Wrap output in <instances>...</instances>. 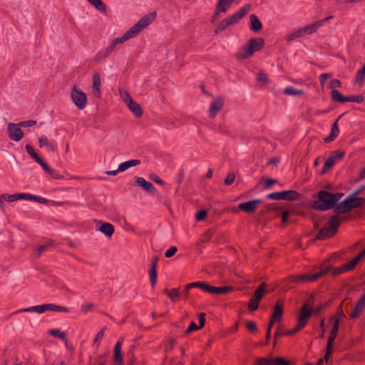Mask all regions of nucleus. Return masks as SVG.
I'll list each match as a JSON object with an SVG mask.
<instances>
[{"mask_svg":"<svg viewBox=\"0 0 365 365\" xmlns=\"http://www.w3.org/2000/svg\"><path fill=\"white\" fill-rule=\"evenodd\" d=\"M343 193L331 194L326 190H321L318 193V200L313 203V208L317 210H329L335 205Z\"/></svg>","mask_w":365,"mask_h":365,"instance_id":"1","label":"nucleus"},{"mask_svg":"<svg viewBox=\"0 0 365 365\" xmlns=\"http://www.w3.org/2000/svg\"><path fill=\"white\" fill-rule=\"evenodd\" d=\"M264 46V41L262 38H251L247 45L236 54V56L238 59H245L251 56L255 52L260 51Z\"/></svg>","mask_w":365,"mask_h":365,"instance_id":"2","label":"nucleus"},{"mask_svg":"<svg viewBox=\"0 0 365 365\" xmlns=\"http://www.w3.org/2000/svg\"><path fill=\"white\" fill-rule=\"evenodd\" d=\"M364 202L363 198H354L349 195L341 202L334 207V212L336 214H344L349 212L351 209L361 205Z\"/></svg>","mask_w":365,"mask_h":365,"instance_id":"3","label":"nucleus"},{"mask_svg":"<svg viewBox=\"0 0 365 365\" xmlns=\"http://www.w3.org/2000/svg\"><path fill=\"white\" fill-rule=\"evenodd\" d=\"M157 13L153 11L142 17L136 24L130 27L127 31L130 33L131 37H134L139 34L143 29L148 26L156 18Z\"/></svg>","mask_w":365,"mask_h":365,"instance_id":"4","label":"nucleus"},{"mask_svg":"<svg viewBox=\"0 0 365 365\" xmlns=\"http://www.w3.org/2000/svg\"><path fill=\"white\" fill-rule=\"evenodd\" d=\"M341 221L336 217H332L327 227L322 229L317 234V239L324 240L332 237L338 230Z\"/></svg>","mask_w":365,"mask_h":365,"instance_id":"5","label":"nucleus"},{"mask_svg":"<svg viewBox=\"0 0 365 365\" xmlns=\"http://www.w3.org/2000/svg\"><path fill=\"white\" fill-rule=\"evenodd\" d=\"M331 96L334 101L339 103L356 102L359 103L364 100V96L361 95L344 96L338 90H332Z\"/></svg>","mask_w":365,"mask_h":365,"instance_id":"6","label":"nucleus"},{"mask_svg":"<svg viewBox=\"0 0 365 365\" xmlns=\"http://www.w3.org/2000/svg\"><path fill=\"white\" fill-rule=\"evenodd\" d=\"M267 198L274 200H297L299 198V194L295 190L275 192L267 195Z\"/></svg>","mask_w":365,"mask_h":365,"instance_id":"7","label":"nucleus"},{"mask_svg":"<svg viewBox=\"0 0 365 365\" xmlns=\"http://www.w3.org/2000/svg\"><path fill=\"white\" fill-rule=\"evenodd\" d=\"M334 320V324L331 328L330 335L328 339L327 345L326 347V354L324 356V360L326 361H328L329 356L332 352L331 346L332 344L336 339V336L337 335V332L339 330V320L336 318H333Z\"/></svg>","mask_w":365,"mask_h":365,"instance_id":"8","label":"nucleus"},{"mask_svg":"<svg viewBox=\"0 0 365 365\" xmlns=\"http://www.w3.org/2000/svg\"><path fill=\"white\" fill-rule=\"evenodd\" d=\"M330 267H326L322 269L321 271L315 273L314 274H299L292 277V280L297 282H313L317 279L319 277L326 274L330 271Z\"/></svg>","mask_w":365,"mask_h":365,"instance_id":"9","label":"nucleus"},{"mask_svg":"<svg viewBox=\"0 0 365 365\" xmlns=\"http://www.w3.org/2000/svg\"><path fill=\"white\" fill-rule=\"evenodd\" d=\"M71 96L74 104L79 108L83 109L87 103L86 95L73 87L71 92Z\"/></svg>","mask_w":365,"mask_h":365,"instance_id":"10","label":"nucleus"},{"mask_svg":"<svg viewBox=\"0 0 365 365\" xmlns=\"http://www.w3.org/2000/svg\"><path fill=\"white\" fill-rule=\"evenodd\" d=\"M122 97L127 106L133 114H142L143 110L138 103L133 100L130 94L127 92L122 94Z\"/></svg>","mask_w":365,"mask_h":365,"instance_id":"11","label":"nucleus"},{"mask_svg":"<svg viewBox=\"0 0 365 365\" xmlns=\"http://www.w3.org/2000/svg\"><path fill=\"white\" fill-rule=\"evenodd\" d=\"M9 137L14 141H19L24 136V133L20 128L19 124L10 123L8 125Z\"/></svg>","mask_w":365,"mask_h":365,"instance_id":"12","label":"nucleus"},{"mask_svg":"<svg viewBox=\"0 0 365 365\" xmlns=\"http://www.w3.org/2000/svg\"><path fill=\"white\" fill-rule=\"evenodd\" d=\"M250 5L247 4L240 9L235 14L227 16L226 19L230 26L236 24L240 19L244 17V16L250 11Z\"/></svg>","mask_w":365,"mask_h":365,"instance_id":"13","label":"nucleus"},{"mask_svg":"<svg viewBox=\"0 0 365 365\" xmlns=\"http://www.w3.org/2000/svg\"><path fill=\"white\" fill-rule=\"evenodd\" d=\"M232 3L233 0H218L215 11L212 17V21L213 22L219 16L220 13H225Z\"/></svg>","mask_w":365,"mask_h":365,"instance_id":"14","label":"nucleus"},{"mask_svg":"<svg viewBox=\"0 0 365 365\" xmlns=\"http://www.w3.org/2000/svg\"><path fill=\"white\" fill-rule=\"evenodd\" d=\"M312 308L309 307L308 304L306 303L302 307L299 317L298 318V322L305 327L307 324L308 319L312 316Z\"/></svg>","mask_w":365,"mask_h":365,"instance_id":"15","label":"nucleus"},{"mask_svg":"<svg viewBox=\"0 0 365 365\" xmlns=\"http://www.w3.org/2000/svg\"><path fill=\"white\" fill-rule=\"evenodd\" d=\"M332 18V16H329L324 19L317 21L316 23L309 24L303 27L304 33L305 35H309L314 34L319 27H321L326 21Z\"/></svg>","mask_w":365,"mask_h":365,"instance_id":"16","label":"nucleus"},{"mask_svg":"<svg viewBox=\"0 0 365 365\" xmlns=\"http://www.w3.org/2000/svg\"><path fill=\"white\" fill-rule=\"evenodd\" d=\"M260 202L261 200L259 199L247 201L240 203L239 205V208L247 213H252L255 210L257 205Z\"/></svg>","mask_w":365,"mask_h":365,"instance_id":"17","label":"nucleus"},{"mask_svg":"<svg viewBox=\"0 0 365 365\" xmlns=\"http://www.w3.org/2000/svg\"><path fill=\"white\" fill-rule=\"evenodd\" d=\"M136 185L141 187L144 190L149 193H154L155 192V188L153 185L147 181L143 177H138L135 179Z\"/></svg>","mask_w":365,"mask_h":365,"instance_id":"18","label":"nucleus"},{"mask_svg":"<svg viewBox=\"0 0 365 365\" xmlns=\"http://www.w3.org/2000/svg\"><path fill=\"white\" fill-rule=\"evenodd\" d=\"M131 36L130 35V33L126 31L120 38H115L112 42L109 44L108 47L106 48L108 50V51L111 53L115 48V46L118 44L123 43L125 41H128V39L131 38Z\"/></svg>","mask_w":365,"mask_h":365,"instance_id":"19","label":"nucleus"},{"mask_svg":"<svg viewBox=\"0 0 365 365\" xmlns=\"http://www.w3.org/2000/svg\"><path fill=\"white\" fill-rule=\"evenodd\" d=\"M365 308V294L358 301L355 305L354 310L350 314V317L355 319L358 317Z\"/></svg>","mask_w":365,"mask_h":365,"instance_id":"20","label":"nucleus"},{"mask_svg":"<svg viewBox=\"0 0 365 365\" xmlns=\"http://www.w3.org/2000/svg\"><path fill=\"white\" fill-rule=\"evenodd\" d=\"M158 258L155 257L152 260L151 267L149 270V277L150 281L152 287H153L157 282V264H158Z\"/></svg>","mask_w":365,"mask_h":365,"instance_id":"21","label":"nucleus"},{"mask_svg":"<svg viewBox=\"0 0 365 365\" xmlns=\"http://www.w3.org/2000/svg\"><path fill=\"white\" fill-rule=\"evenodd\" d=\"M364 257H365V249L349 262L344 264V268L342 269H346V271L353 269L358 264V262L361 260V259Z\"/></svg>","mask_w":365,"mask_h":365,"instance_id":"22","label":"nucleus"},{"mask_svg":"<svg viewBox=\"0 0 365 365\" xmlns=\"http://www.w3.org/2000/svg\"><path fill=\"white\" fill-rule=\"evenodd\" d=\"M100 87H101V76L99 73H96L93 76V95L99 98L101 96V91H100Z\"/></svg>","mask_w":365,"mask_h":365,"instance_id":"23","label":"nucleus"},{"mask_svg":"<svg viewBox=\"0 0 365 365\" xmlns=\"http://www.w3.org/2000/svg\"><path fill=\"white\" fill-rule=\"evenodd\" d=\"M250 29L254 32L259 31L262 28V24L259 18L255 14H252L250 16Z\"/></svg>","mask_w":365,"mask_h":365,"instance_id":"24","label":"nucleus"},{"mask_svg":"<svg viewBox=\"0 0 365 365\" xmlns=\"http://www.w3.org/2000/svg\"><path fill=\"white\" fill-rule=\"evenodd\" d=\"M97 230L104 234L106 237H111L114 232V227L113 225L108 222L103 223Z\"/></svg>","mask_w":365,"mask_h":365,"instance_id":"25","label":"nucleus"},{"mask_svg":"<svg viewBox=\"0 0 365 365\" xmlns=\"http://www.w3.org/2000/svg\"><path fill=\"white\" fill-rule=\"evenodd\" d=\"M140 164V160L138 159L130 160L120 163L118 165V171L124 172L128 168L137 166Z\"/></svg>","mask_w":365,"mask_h":365,"instance_id":"26","label":"nucleus"},{"mask_svg":"<svg viewBox=\"0 0 365 365\" xmlns=\"http://www.w3.org/2000/svg\"><path fill=\"white\" fill-rule=\"evenodd\" d=\"M211 285L203 282H195L190 284H187V289H191L194 287H197L201 289L202 291L205 292L210 293Z\"/></svg>","mask_w":365,"mask_h":365,"instance_id":"27","label":"nucleus"},{"mask_svg":"<svg viewBox=\"0 0 365 365\" xmlns=\"http://www.w3.org/2000/svg\"><path fill=\"white\" fill-rule=\"evenodd\" d=\"M284 94L287 96H302L304 94L303 90L296 89L292 86H287L284 89Z\"/></svg>","mask_w":365,"mask_h":365,"instance_id":"28","label":"nucleus"},{"mask_svg":"<svg viewBox=\"0 0 365 365\" xmlns=\"http://www.w3.org/2000/svg\"><path fill=\"white\" fill-rule=\"evenodd\" d=\"M282 306L279 303H277L274 308V312L272 318L274 319V321L279 322L282 319Z\"/></svg>","mask_w":365,"mask_h":365,"instance_id":"29","label":"nucleus"},{"mask_svg":"<svg viewBox=\"0 0 365 365\" xmlns=\"http://www.w3.org/2000/svg\"><path fill=\"white\" fill-rule=\"evenodd\" d=\"M232 290V287L230 286L217 287H211L210 293L215 294H226Z\"/></svg>","mask_w":365,"mask_h":365,"instance_id":"30","label":"nucleus"},{"mask_svg":"<svg viewBox=\"0 0 365 365\" xmlns=\"http://www.w3.org/2000/svg\"><path fill=\"white\" fill-rule=\"evenodd\" d=\"M223 106V101L220 98L216 99L213 101V102L211 103L209 111L210 113H215L218 112L221 110Z\"/></svg>","mask_w":365,"mask_h":365,"instance_id":"31","label":"nucleus"},{"mask_svg":"<svg viewBox=\"0 0 365 365\" xmlns=\"http://www.w3.org/2000/svg\"><path fill=\"white\" fill-rule=\"evenodd\" d=\"M114 359L115 361L118 362L120 364L123 362V359L121 356V343L120 341H118L114 347Z\"/></svg>","mask_w":365,"mask_h":365,"instance_id":"32","label":"nucleus"},{"mask_svg":"<svg viewBox=\"0 0 365 365\" xmlns=\"http://www.w3.org/2000/svg\"><path fill=\"white\" fill-rule=\"evenodd\" d=\"M89 4L93 6L98 11L106 12V6L101 0H87Z\"/></svg>","mask_w":365,"mask_h":365,"instance_id":"33","label":"nucleus"},{"mask_svg":"<svg viewBox=\"0 0 365 365\" xmlns=\"http://www.w3.org/2000/svg\"><path fill=\"white\" fill-rule=\"evenodd\" d=\"M339 134V128L337 125V120H336L331 126V133L329 136L325 138L326 142H331Z\"/></svg>","mask_w":365,"mask_h":365,"instance_id":"34","label":"nucleus"},{"mask_svg":"<svg viewBox=\"0 0 365 365\" xmlns=\"http://www.w3.org/2000/svg\"><path fill=\"white\" fill-rule=\"evenodd\" d=\"M266 287L267 285L265 283L263 282L260 284V285L255 290L253 297L260 300L262 298L264 293H266L267 292Z\"/></svg>","mask_w":365,"mask_h":365,"instance_id":"35","label":"nucleus"},{"mask_svg":"<svg viewBox=\"0 0 365 365\" xmlns=\"http://www.w3.org/2000/svg\"><path fill=\"white\" fill-rule=\"evenodd\" d=\"M49 334L54 337L61 339V340L64 341L65 342L67 341L66 333H64L63 331H61V330H59L58 329L50 330Z\"/></svg>","mask_w":365,"mask_h":365,"instance_id":"36","label":"nucleus"},{"mask_svg":"<svg viewBox=\"0 0 365 365\" xmlns=\"http://www.w3.org/2000/svg\"><path fill=\"white\" fill-rule=\"evenodd\" d=\"M165 293L173 302H175L176 299L180 297V293L178 289H165Z\"/></svg>","mask_w":365,"mask_h":365,"instance_id":"37","label":"nucleus"},{"mask_svg":"<svg viewBox=\"0 0 365 365\" xmlns=\"http://www.w3.org/2000/svg\"><path fill=\"white\" fill-rule=\"evenodd\" d=\"M21 312H36L38 314H42L44 312L43 304L29 307L28 308H25V309H22Z\"/></svg>","mask_w":365,"mask_h":365,"instance_id":"38","label":"nucleus"},{"mask_svg":"<svg viewBox=\"0 0 365 365\" xmlns=\"http://www.w3.org/2000/svg\"><path fill=\"white\" fill-rule=\"evenodd\" d=\"M110 53L108 51L106 48L101 50L94 57V61L96 62H100L103 59L106 58Z\"/></svg>","mask_w":365,"mask_h":365,"instance_id":"39","label":"nucleus"},{"mask_svg":"<svg viewBox=\"0 0 365 365\" xmlns=\"http://www.w3.org/2000/svg\"><path fill=\"white\" fill-rule=\"evenodd\" d=\"M336 163V162L333 160V158H331V157H329L324 164V166L322 168V173H327L331 167L334 166V165Z\"/></svg>","mask_w":365,"mask_h":365,"instance_id":"40","label":"nucleus"},{"mask_svg":"<svg viewBox=\"0 0 365 365\" xmlns=\"http://www.w3.org/2000/svg\"><path fill=\"white\" fill-rule=\"evenodd\" d=\"M230 24H228V21L227 20V19H222L219 25L217 26V27L215 29V33L216 34H219V33H221L222 31H224L227 26H229Z\"/></svg>","mask_w":365,"mask_h":365,"instance_id":"41","label":"nucleus"},{"mask_svg":"<svg viewBox=\"0 0 365 365\" xmlns=\"http://www.w3.org/2000/svg\"><path fill=\"white\" fill-rule=\"evenodd\" d=\"M25 149L28 154H29L31 158L36 162L38 159H40L41 158L37 155V153L35 152L33 147L30 145H26L25 146Z\"/></svg>","mask_w":365,"mask_h":365,"instance_id":"42","label":"nucleus"},{"mask_svg":"<svg viewBox=\"0 0 365 365\" xmlns=\"http://www.w3.org/2000/svg\"><path fill=\"white\" fill-rule=\"evenodd\" d=\"M364 79H365V74L359 70L356 72V76L354 78V83L356 84H359V86H362Z\"/></svg>","mask_w":365,"mask_h":365,"instance_id":"43","label":"nucleus"},{"mask_svg":"<svg viewBox=\"0 0 365 365\" xmlns=\"http://www.w3.org/2000/svg\"><path fill=\"white\" fill-rule=\"evenodd\" d=\"M259 301L260 300H259L257 299H255L254 297L251 298L250 299L249 304H248V307H249L250 310L254 311V310L257 309Z\"/></svg>","mask_w":365,"mask_h":365,"instance_id":"44","label":"nucleus"},{"mask_svg":"<svg viewBox=\"0 0 365 365\" xmlns=\"http://www.w3.org/2000/svg\"><path fill=\"white\" fill-rule=\"evenodd\" d=\"M332 77V73H322L319 78V82H320V84L322 87H324L326 84V82L327 81L328 78H330Z\"/></svg>","mask_w":365,"mask_h":365,"instance_id":"45","label":"nucleus"},{"mask_svg":"<svg viewBox=\"0 0 365 365\" xmlns=\"http://www.w3.org/2000/svg\"><path fill=\"white\" fill-rule=\"evenodd\" d=\"M36 163H38L46 173L53 174V170L41 158L38 159Z\"/></svg>","mask_w":365,"mask_h":365,"instance_id":"46","label":"nucleus"},{"mask_svg":"<svg viewBox=\"0 0 365 365\" xmlns=\"http://www.w3.org/2000/svg\"><path fill=\"white\" fill-rule=\"evenodd\" d=\"M51 243H48V244H46V245H43L41 246H40L37 250H36V255L37 257H39L41 256L44 252L47 251L48 247L50 246H51Z\"/></svg>","mask_w":365,"mask_h":365,"instance_id":"47","label":"nucleus"},{"mask_svg":"<svg viewBox=\"0 0 365 365\" xmlns=\"http://www.w3.org/2000/svg\"><path fill=\"white\" fill-rule=\"evenodd\" d=\"M257 365H273V359L267 358H259L257 361Z\"/></svg>","mask_w":365,"mask_h":365,"instance_id":"48","label":"nucleus"},{"mask_svg":"<svg viewBox=\"0 0 365 365\" xmlns=\"http://www.w3.org/2000/svg\"><path fill=\"white\" fill-rule=\"evenodd\" d=\"M304 327L303 325H302L301 324L297 322L296 326L292 329L285 332L284 334L285 335H289V336L293 335L294 334H295L296 332H297L298 331H299L300 329H302Z\"/></svg>","mask_w":365,"mask_h":365,"instance_id":"49","label":"nucleus"},{"mask_svg":"<svg viewBox=\"0 0 365 365\" xmlns=\"http://www.w3.org/2000/svg\"><path fill=\"white\" fill-rule=\"evenodd\" d=\"M257 80L259 82H262L264 84L269 83L267 76L264 72H259L257 76Z\"/></svg>","mask_w":365,"mask_h":365,"instance_id":"50","label":"nucleus"},{"mask_svg":"<svg viewBox=\"0 0 365 365\" xmlns=\"http://www.w3.org/2000/svg\"><path fill=\"white\" fill-rule=\"evenodd\" d=\"M341 86V83L338 79H332L329 83V87L331 88V91L336 90V88H340Z\"/></svg>","mask_w":365,"mask_h":365,"instance_id":"51","label":"nucleus"},{"mask_svg":"<svg viewBox=\"0 0 365 365\" xmlns=\"http://www.w3.org/2000/svg\"><path fill=\"white\" fill-rule=\"evenodd\" d=\"M38 145L41 148L43 146L48 147V145H50V142L46 136L42 135L38 138Z\"/></svg>","mask_w":365,"mask_h":365,"instance_id":"52","label":"nucleus"},{"mask_svg":"<svg viewBox=\"0 0 365 365\" xmlns=\"http://www.w3.org/2000/svg\"><path fill=\"white\" fill-rule=\"evenodd\" d=\"M16 200H31V194L29 193H17L16 194Z\"/></svg>","mask_w":365,"mask_h":365,"instance_id":"53","label":"nucleus"},{"mask_svg":"<svg viewBox=\"0 0 365 365\" xmlns=\"http://www.w3.org/2000/svg\"><path fill=\"white\" fill-rule=\"evenodd\" d=\"M235 179V175L233 173H229L225 179V184L226 185H232Z\"/></svg>","mask_w":365,"mask_h":365,"instance_id":"54","label":"nucleus"},{"mask_svg":"<svg viewBox=\"0 0 365 365\" xmlns=\"http://www.w3.org/2000/svg\"><path fill=\"white\" fill-rule=\"evenodd\" d=\"M177 251V247L175 246H172L165 252V257L167 258H170L173 257L176 253Z\"/></svg>","mask_w":365,"mask_h":365,"instance_id":"55","label":"nucleus"},{"mask_svg":"<svg viewBox=\"0 0 365 365\" xmlns=\"http://www.w3.org/2000/svg\"><path fill=\"white\" fill-rule=\"evenodd\" d=\"M344 155V152L341 150H336L333 155L330 156L336 163V161L341 159Z\"/></svg>","mask_w":365,"mask_h":365,"instance_id":"56","label":"nucleus"},{"mask_svg":"<svg viewBox=\"0 0 365 365\" xmlns=\"http://www.w3.org/2000/svg\"><path fill=\"white\" fill-rule=\"evenodd\" d=\"M273 365H289V362L283 358L273 359Z\"/></svg>","mask_w":365,"mask_h":365,"instance_id":"57","label":"nucleus"},{"mask_svg":"<svg viewBox=\"0 0 365 365\" xmlns=\"http://www.w3.org/2000/svg\"><path fill=\"white\" fill-rule=\"evenodd\" d=\"M16 194H13V195H9V194H3L1 195V197L3 198L4 200L5 201H7V202H14V201H16Z\"/></svg>","mask_w":365,"mask_h":365,"instance_id":"58","label":"nucleus"},{"mask_svg":"<svg viewBox=\"0 0 365 365\" xmlns=\"http://www.w3.org/2000/svg\"><path fill=\"white\" fill-rule=\"evenodd\" d=\"M44 312L46 311H53L56 312L57 305L54 304H43Z\"/></svg>","mask_w":365,"mask_h":365,"instance_id":"59","label":"nucleus"},{"mask_svg":"<svg viewBox=\"0 0 365 365\" xmlns=\"http://www.w3.org/2000/svg\"><path fill=\"white\" fill-rule=\"evenodd\" d=\"M200 328H201V327H197V324L194 322H192L190 323V326L188 327V328L186 329L185 332L190 333L193 331H196V330L199 329Z\"/></svg>","mask_w":365,"mask_h":365,"instance_id":"60","label":"nucleus"},{"mask_svg":"<svg viewBox=\"0 0 365 365\" xmlns=\"http://www.w3.org/2000/svg\"><path fill=\"white\" fill-rule=\"evenodd\" d=\"M93 307V304L91 303H86L84 304H82L81 307V310L82 312L86 313L88 311H90L92 307Z\"/></svg>","mask_w":365,"mask_h":365,"instance_id":"61","label":"nucleus"},{"mask_svg":"<svg viewBox=\"0 0 365 365\" xmlns=\"http://www.w3.org/2000/svg\"><path fill=\"white\" fill-rule=\"evenodd\" d=\"M207 212L205 210H202L200 212H198L195 215V219L197 220H202L206 217Z\"/></svg>","mask_w":365,"mask_h":365,"instance_id":"62","label":"nucleus"},{"mask_svg":"<svg viewBox=\"0 0 365 365\" xmlns=\"http://www.w3.org/2000/svg\"><path fill=\"white\" fill-rule=\"evenodd\" d=\"M31 200H34V201H36V202H40L42 204H45L47 202V200L46 198H43V197H41L39 196H36V195H32V196H31Z\"/></svg>","mask_w":365,"mask_h":365,"instance_id":"63","label":"nucleus"},{"mask_svg":"<svg viewBox=\"0 0 365 365\" xmlns=\"http://www.w3.org/2000/svg\"><path fill=\"white\" fill-rule=\"evenodd\" d=\"M20 127L22 126V127H30V126H32L36 124V121L34 120H26V121H22L19 123H18Z\"/></svg>","mask_w":365,"mask_h":365,"instance_id":"64","label":"nucleus"}]
</instances>
